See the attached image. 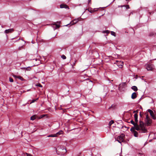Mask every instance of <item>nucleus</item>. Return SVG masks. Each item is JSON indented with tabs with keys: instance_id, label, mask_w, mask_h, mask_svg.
Segmentation results:
<instances>
[{
	"instance_id": "f257e3e1",
	"label": "nucleus",
	"mask_w": 156,
	"mask_h": 156,
	"mask_svg": "<svg viewBox=\"0 0 156 156\" xmlns=\"http://www.w3.org/2000/svg\"><path fill=\"white\" fill-rule=\"evenodd\" d=\"M130 122L135 126V129L139 131V133H145L147 132V129L145 127L144 123L142 121H140L139 125L137 124V122L135 123L133 120H131Z\"/></svg>"
},
{
	"instance_id": "f03ea898",
	"label": "nucleus",
	"mask_w": 156,
	"mask_h": 156,
	"mask_svg": "<svg viewBox=\"0 0 156 156\" xmlns=\"http://www.w3.org/2000/svg\"><path fill=\"white\" fill-rule=\"evenodd\" d=\"M67 152L66 149L63 147H58L56 149V152L58 154L63 155L65 154Z\"/></svg>"
},
{
	"instance_id": "7ed1b4c3",
	"label": "nucleus",
	"mask_w": 156,
	"mask_h": 156,
	"mask_svg": "<svg viewBox=\"0 0 156 156\" xmlns=\"http://www.w3.org/2000/svg\"><path fill=\"white\" fill-rule=\"evenodd\" d=\"M145 66L148 70H152L154 69V66L152 64L148 63L146 64Z\"/></svg>"
},
{
	"instance_id": "20e7f679",
	"label": "nucleus",
	"mask_w": 156,
	"mask_h": 156,
	"mask_svg": "<svg viewBox=\"0 0 156 156\" xmlns=\"http://www.w3.org/2000/svg\"><path fill=\"white\" fill-rule=\"evenodd\" d=\"M124 136L125 135L123 134H121L117 137L116 140L119 143H121L123 141V138Z\"/></svg>"
},
{
	"instance_id": "39448f33",
	"label": "nucleus",
	"mask_w": 156,
	"mask_h": 156,
	"mask_svg": "<svg viewBox=\"0 0 156 156\" xmlns=\"http://www.w3.org/2000/svg\"><path fill=\"white\" fill-rule=\"evenodd\" d=\"M148 112L150 113V115L154 119H156V117L154 112L152 110L149 109Z\"/></svg>"
},
{
	"instance_id": "423d86ee",
	"label": "nucleus",
	"mask_w": 156,
	"mask_h": 156,
	"mask_svg": "<svg viewBox=\"0 0 156 156\" xmlns=\"http://www.w3.org/2000/svg\"><path fill=\"white\" fill-rule=\"evenodd\" d=\"M14 31V30L12 28L9 29L7 30H5V33L6 34H8L11 33L13 32Z\"/></svg>"
},
{
	"instance_id": "0eeeda50",
	"label": "nucleus",
	"mask_w": 156,
	"mask_h": 156,
	"mask_svg": "<svg viewBox=\"0 0 156 156\" xmlns=\"http://www.w3.org/2000/svg\"><path fill=\"white\" fill-rule=\"evenodd\" d=\"M79 21V20L78 18L77 19H74L70 22V24L71 25L74 24L76 23Z\"/></svg>"
},
{
	"instance_id": "6e6552de",
	"label": "nucleus",
	"mask_w": 156,
	"mask_h": 156,
	"mask_svg": "<svg viewBox=\"0 0 156 156\" xmlns=\"http://www.w3.org/2000/svg\"><path fill=\"white\" fill-rule=\"evenodd\" d=\"M117 65L120 68H121L122 67L123 65V62L120 61L118 62H117Z\"/></svg>"
},
{
	"instance_id": "1a4fd4ad",
	"label": "nucleus",
	"mask_w": 156,
	"mask_h": 156,
	"mask_svg": "<svg viewBox=\"0 0 156 156\" xmlns=\"http://www.w3.org/2000/svg\"><path fill=\"white\" fill-rule=\"evenodd\" d=\"M35 61L37 62V63H35V65H37L40 62V60L39 59L37 58L34 59H33V62H34Z\"/></svg>"
},
{
	"instance_id": "9d476101",
	"label": "nucleus",
	"mask_w": 156,
	"mask_h": 156,
	"mask_svg": "<svg viewBox=\"0 0 156 156\" xmlns=\"http://www.w3.org/2000/svg\"><path fill=\"white\" fill-rule=\"evenodd\" d=\"M137 97L136 93V92H133L132 94L131 98L132 99H134Z\"/></svg>"
},
{
	"instance_id": "9b49d317",
	"label": "nucleus",
	"mask_w": 156,
	"mask_h": 156,
	"mask_svg": "<svg viewBox=\"0 0 156 156\" xmlns=\"http://www.w3.org/2000/svg\"><path fill=\"white\" fill-rule=\"evenodd\" d=\"M134 120L136 122H138V115L137 114L135 113L134 115Z\"/></svg>"
},
{
	"instance_id": "f8f14e48",
	"label": "nucleus",
	"mask_w": 156,
	"mask_h": 156,
	"mask_svg": "<svg viewBox=\"0 0 156 156\" xmlns=\"http://www.w3.org/2000/svg\"><path fill=\"white\" fill-rule=\"evenodd\" d=\"M60 7L61 8H65L66 9H69L68 6L67 5L64 4H61V5H60Z\"/></svg>"
},
{
	"instance_id": "ddd939ff",
	"label": "nucleus",
	"mask_w": 156,
	"mask_h": 156,
	"mask_svg": "<svg viewBox=\"0 0 156 156\" xmlns=\"http://www.w3.org/2000/svg\"><path fill=\"white\" fill-rule=\"evenodd\" d=\"M131 88L134 91H136L138 90L137 87L136 86H133Z\"/></svg>"
},
{
	"instance_id": "4468645a",
	"label": "nucleus",
	"mask_w": 156,
	"mask_h": 156,
	"mask_svg": "<svg viewBox=\"0 0 156 156\" xmlns=\"http://www.w3.org/2000/svg\"><path fill=\"white\" fill-rule=\"evenodd\" d=\"M133 135L134 136L137 137L138 136V133L136 131H134L133 133Z\"/></svg>"
},
{
	"instance_id": "2eb2a0df",
	"label": "nucleus",
	"mask_w": 156,
	"mask_h": 156,
	"mask_svg": "<svg viewBox=\"0 0 156 156\" xmlns=\"http://www.w3.org/2000/svg\"><path fill=\"white\" fill-rule=\"evenodd\" d=\"M63 133V132L62 130H60V131H59L58 132H57L55 134H56V135L57 136L58 135H60L61 134H62Z\"/></svg>"
},
{
	"instance_id": "dca6fc26",
	"label": "nucleus",
	"mask_w": 156,
	"mask_h": 156,
	"mask_svg": "<svg viewBox=\"0 0 156 156\" xmlns=\"http://www.w3.org/2000/svg\"><path fill=\"white\" fill-rule=\"evenodd\" d=\"M57 136V135H56V134H51L49 135L48 136H47L48 137H56Z\"/></svg>"
},
{
	"instance_id": "f3484780",
	"label": "nucleus",
	"mask_w": 156,
	"mask_h": 156,
	"mask_svg": "<svg viewBox=\"0 0 156 156\" xmlns=\"http://www.w3.org/2000/svg\"><path fill=\"white\" fill-rule=\"evenodd\" d=\"M36 115H33L30 118V119L31 120H34L36 118Z\"/></svg>"
},
{
	"instance_id": "a211bd4d",
	"label": "nucleus",
	"mask_w": 156,
	"mask_h": 156,
	"mask_svg": "<svg viewBox=\"0 0 156 156\" xmlns=\"http://www.w3.org/2000/svg\"><path fill=\"white\" fill-rule=\"evenodd\" d=\"M135 129V126H134V127H132L130 129V131L133 133L134 131H136Z\"/></svg>"
},
{
	"instance_id": "6ab92c4d",
	"label": "nucleus",
	"mask_w": 156,
	"mask_h": 156,
	"mask_svg": "<svg viewBox=\"0 0 156 156\" xmlns=\"http://www.w3.org/2000/svg\"><path fill=\"white\" fill-rule=\"evenodd\" d=\"M114 122L113 120L111 121L109 123V126H111L112 124L114 123Z\"/></svg>"
},
{
	"instance_id": "aec40b11",
	"label": "nucleus",
	"mask_w": 156,
	"mask_h": 156,
	"mask_svg": "<svg viewBox=\"0 0 156 156\" xmlns=\"http://www.w3.org/2000/svg\"><path fill=\"white\" fill-rule=\"evenodd\" d=\"M17 78L20 79L22 80H23V78L20 76H17Z\"/></svg>"
},
{
	"instance_id": "412c9836",
	"label": "nucleus",
	"mask_w": 156,
	"mask_h": 156,
	"mask_svg": "<svg viewBox=\"0 0 156 156\" xmlns=\"http://www.w3.org/2000/svg\"><path fill=\"white\" fill-rule=\"evenodd\" d=\"M147 123L148 124H150L151 122V119H150V120H149V119H148V120H147Z\"/></svg>"
},
{
	"instance_id": "4be33fe9",
	"label": "nucleus",
	"mask_w": 156,
	"mask_h": 156,
	"mask_svg": "<svg viewBox=\"0 0 156 156\" xmlns=\"http://www.w3.org/2000/svg\"><path fill=\"white\" fill-rule=\"evenodd\" d=\"M38 98H37L36 99H33L32 100V101L30 102V104L34 102L35 101L38 100Z\"/></svg>"
},
{
	"instance_id": "5701e85b",
	"label": "nucleus",
	"mask_w": 156,
	"mask_h": 156,
	"mask_svg": "<svg viewBox=\"0 0 156 156\" xmlns=\"http://www.w3.org/2000/svg\"><path fill=\"white\" fill-rule=\"evenodd\" d=\"M9 81L11 82H13V79L11 77L9 78Z\"/></svg>"
},
{
	"instance_id": "b1692460",
	"label": "nucleus",
	"mask_w": 156,
	"mask_h": 156,
	"mask_svg": "<svg viewBox=\"0 0 156 156\" xmlns=\"http://www.w3.org/2000/svg\"><path fill=\"white\" fill-rule=\"evenodd\" d=\"M103 33H106V34H108L109 33V31L108 30H106L105 31H104L103 32Z\"/></svg>"
},
{
	"instance_id": "393cba45",
	"label": "nucleus",
	"mask_w": 156,
	"mask_h": 156,
	"mask_svg": "<svg viewBox=\"0 0 156 156\" xmlns=\"http://www.w3.org/2000/svg\"><path fill=\"white\" fill-rule=\"evenodd\" d=\"M111 34L112 35L115 36V32H114L113 31H111Z\"/></svg>"
},
{
	"instance_id": "a878e982",
	"label": "nucleus",
	"mask_w": 156,
	"mask_h": 156,
	"mask_svg": "<svg viewBox=\"0 0 156 156\" xmlns=\"http://www.w3.org/2000/svg\"><path fill=\"white\" fill-rule=\"evenodd\" d=\"M62 58L63 59H65L66 58V56L64 55H62Z\"/></svg>"
},
{
	"instance_id": "bb28decb",
	"label": "nucleus",
	"mask_w": 156,
	"mask_h": 156,
	"mask_svg": "<svg viewBox=\"0 0 156 156\" xmlns=\"http://www.w3.org/2000/svg\"><path fill=\"white\" fill-rule=\"evenodd\" d=\"M125 6L126 7V9H129L130 8L129 6L128 5H125Z\"/></svg>"
},
{
	"instance_id": "cd10ccee",
	"label": "nucleus",
	"mask_w": 156,
	"mask_h": 156,
	"mask_svg": "<svg viewBox=\"0 0 156 156\" xmlns=\"http://www.w3.org/2000/svg\"><path fill=\"white\" fill-rule=\"evenodd\" d=\"M27 156V153H24L23 154V156Z\"/></svg>"
},
{
	"instance_id": "c85d7f7f",
	"label": "nucleus",
	"mask_w": 156,
	"mask_h": 156,
	"mask_svg": "<svg viewBox=\"0 0 156 156\" xmlns=\"http://www.w3.org/2000/svg\"><path fill=\"white\" fill-rule=\"evenodd\" d=\"M37 86H39L40 87H42V86L40 84H38L37 85Z\"/></svg>"
},
{
	"instance_id": "c756f323",
	"label": "nucleus",
	"mask_w": 156,
	"mask_h": 156,
	"mask_svg": "<svg viewBox=\"0 0 156 156\" xmlns=\"http://www.w3.org/2000/svg\"><path fill=\"white\" fill-rule=\"evenodd\" d=\"M146 119L147 120H150V118L148 117V116L147 115Z\"/></svg>"
},
{
	"instance_id": "7c9ffc66",
	"label": "nucleus",
	"mask_w": 156,
	"mask_h": 156,
	"mask_svg": "<svg viewBox=\"0 0 156 156\" xmlns=\"http://www.w3.org/2000/svg\"><path fill=\"white\" fill-rule=\"evenodd\" d=\"M55 27H56L55 29L57 28H58L59 27V25H55Z\"/></svg>"
},
{
	"instance_id": "2f4dec72",
	"label": "nucleus",
	"mask_w": 156,
	"mask_h": 156,
	"mask_svg": "<svg viewBox=\"0 0 156 156\" xmlns=\"http://www.w3.org/2000/svg\"><path fill=\"white\" fill-rule=\"evenodd\" d=\"M13 76L15 78H17V76H16V75H13Z\"/></svg>"
},
{
	"instance_id": "473e14b6",
	"label": "nucleus",
	"mask_w": 156,
	"mask_h": 156,
	"mask_svg": "<svg viewBox=\"0 0 156 156\" xmlns=\"http://www.w3.org/2000/svg\"><path fill=\"white\" fill-rule=\"evenodd\" d=\"M27 156H33L30 154L27 153Z\"/></svg>"
},
{
	"instance_id": "72a5a7b5",
	"label": "nucleus",
	"mask_w": 156,
	"mask_h": 156,
	"mask_svg": "<svg viewBox=\"0 0 156 156\" xmlns=\"http://www.w3.org/2000/svg\"><path fill=\"white\" fill-rule=\"evenodd\" d=\"M124 6H125V5H123L121 6V7H124Z\"/></svg>"
},
{
	"instance_id": "f704fd0d",
	"label": "nucleus",
	"mask_w": 156,
	"mask_h": 156,
	"mask_svg": "<svg viewBox=\"0 0 156 156\" xmlns=\"http://www.w3.org/2000/svg\"><path fill=\"white\" fill-rule=\"evenodd\" d=\"M29 69H30V68H26V69L27 70H29Z\"/></svg>"
},
{
	"instance_id": "c9c22d12",
	"label": "nucleus",
	"mask_w": 156,
	"mask_h": 156,
	"mask_svg": "<svg viewBox=\"0 0 156 156\" xmlns=\"http://www.w3.org/2000/svg\"><path fill=\"white\" fill-rule=\"evenodd\" d=\"M140 116H141V113L140 112Z\"/></svg>"
},
{
	"instance_id": "e433bc0d",
	"label": "nucleus",
	"mask_w": 156,
	"mask_h": 156,
	"mask_svg": "<svg viewBox=\"0 0 156 156\" xmlns=\"http://www.w3.org/2000/svg\"><path fill=\"white\" fill-rule=\"evenodd\" d=\"M135 112V111H134V112Z\"/></svg>"
},
{
	"instance_id": "4c0bfd02",
	"label": "nucleus",
	"mask_w": 156,
	"mask_h": 156,
	"mask_svg": "<svg viewBox=\"0 0 156 156\" xmlns=\"http://www.w3.org/2000/svg\"><path fill=\"white\" fill-rule=\"evenodd\" d=\"M127 0H126V1H127Z\"/></svg>"
},
{
	"instance_id": "58836bf2",
	"label": "nucleus",
	"mask_w": 156,
	"mask_h": 156,
	"mask_svg": "<svg viewBox=\"0 0 156 156\" xmlns=\"http://www.w3.org/2000/svg\"><path fill=\"white\" fill-rule=\"evenodd\" d=\"M115 0H114V1Z\"/></svg>"
}]
</instances>
